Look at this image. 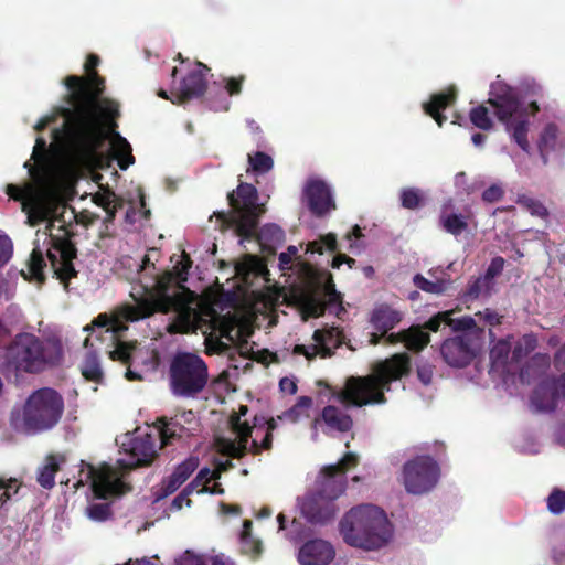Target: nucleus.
<instances>
[{
    "label": "nucleus",
    "instance_id": "49530a36",
    "mask_svg": "<svg viewBox=\"0 0 565 565\" xmlns=\"http://www.w3.org/2000/svg\"><path fill=\"white\" fill-rule=\"evenodd\" d=\"M423 200V194L418 189H405L401 193L402 205L405 209H416L422 204Z\"/></svg>",
    "mask_w": 565,
    "mask_h": 565
},
{
    "label": "nucleus",
    "instance_id": "864d4df0",
    "mask_svg": "<svg viewBox=\"0 0 565 565\" xmlns=\"http://www.w3.org/2000/svg\"><path fill=\"white\" fill-rule=\"evenodd\" d=\"M298 248L296 246H289L287 252L279 255V267L285 269L291 268V262L297 256Z\"/></svg>",
    "mask_w": 565,
    "mask_h": 565
},
{
    "label": "nucleus",
    "instance_id": "473e14b6",
    "mask_svg": "<svg viewBox=\"0 0 565 565\" xmlns=\"http://www.w3.org/2000/svg\"><path fill=\"white\" fill-rule=\"evenodd\" d=\"M436 273H437V269L429 270V273H428L434 278L433 280L425 278L420 274H416L413 277V282L418 289H420L425 292L434 294V295L444 294L448 289V286L450 285V279L449 278H438L436 276Z\"/></svg>",
    "mask_w": 565,
    "mask_h": 565
},
{
    "label": "nucleus",
    "instance_id": "412c9836",
    "mask_svg": "<svg viewBox=\"0 0 565 565\" xmlns=\"http://www.w3.org/2000/svg\"><path fill=\"white\" fill-rule=\"evenodd\" d=\"M198 425V418L192 411H183L170 419L159 420L163 443H171L172 439L182 437L183 434H192L196 430Z\"/></svg>",
    "mask_w": 565,
    "mask_h": 565
},
{
    "label": "nucleus",
    "instance_id": "1a4fd4ad",
    "mask_svg": "<svg viewBox=\"0 0 565 565\" xmlns=\"http://www.w3.org/2000/svg\"><path fill=\"white\" fill-rule=\"evenodd\" d=\"M62 347L56 341L41 340L33 333L14 337L6 352V366L15 373H39L60 362Z\"/></svg>",
    "mask_w": 565,
    "mask_h": 565
},
{
    "label": "nucleus",
    "instance_id": "37998d69",
    "mask_svg": "<svg viewBox=\"0 0 565 565\" xmlns=\"http://www.w3.org/2000/svg\"><path fill=\"white\" fill-rule=\"evenodd\" d=\"M490 281L488 277H478L473 281H471L463 294V298L466 301L473 300L484 295L490 288Z\"/></svg>",
    "mask_w": 565,
    "mask_h": 565
},
{
    "label": "nucleus",
    "instance_id": "0e129e2a",
    "mask_svg": "<svg viewBox=\"0 0 565 565\" xmlns=\"http://www.w3.org/2000/svg\"><path fill=\"white\" fill-rule=\"evenodd\" d=\"M207 565H233L228 557L224 555L220 556H207Z\"/></svg>",
    "mask_w": 565,
    "mask_h": 565
},
{
    "label": "nucleus",
    "instance_id": "cd10ccee",
    "mask_svg": "<svg viewBox=\"0 0 565 565\" xmlns=\"http://www.w3.org/2000/svg\"><path fill=\"white\" fill-rule=\"evenodd\" d=\"M402 319V313L387 305H380L373 310L371 322L373 327L385 335Z\"/></svg>",
    "mask_w": 565,
    "mask_h": 565
},
{
    "label": "nucleus",
    "instance_id": "423d86ee",
    "mask_svg": "<svg viewBox=\"0 0 565 565\" xmlns=\"http://www.w3.org/2000/svg\"><path fill=\"white\" fill-rule=\"evenodd\" d=\"M231 211L217 213V217L227 226L235 230L237 235L250 238L257 234V239L264 248H275L285 238L284 231L276 224H266L257 232V220L264 212L258 204V194L254 185L241 183L236 191L227 196Z\"/></svg>",
    "mask_w": 565,
    "mask_h": 565
},
{
    "label": "nucleus",
    "instance_id": "f3484780",
    "mask_svg": "<svg viewBox=\"0 0 565 565\" xmlns=\"http://www.w3.org/2000/svg\"><path fill=\"white\" fill-rule=\"evenodd\" d=\"M241 330L232 318L222 317L213 321V329L205 338L209 353H226L236 343Z\"/></svg>",
    "mask_w": 565,
    "mask_h": 565
},
{
    "label": "nucleus",
    "instance_id": "aec40b11",
    "mask_svg": "<svg viewBox=\"0 0 565 565\" xmlns=\"http://www.w3.org/2000/svg\"><path fill=\"white\" fill-rule=\"evenodd\" d=\"M440 351L446 363L454 367L468 365L475 356L471 339L467 334L446 340Z\"/></svg>",
    "mask_w": 565,
    "mask_h": 565
},
{
    "label": "nucleus",
    "instance_id": "dca6fc26",
    "mask_svg": "<svg viewBox=\"0 0 565 565\" xmlns=\"http://www.w3.org/2000/svg\"><path fill=\"white\" fill-rule=\"evenodd\" d=\"M313 344H297L294 347V354H302L307 360H311L318 354L329 356L333 350L342 342V332L338 327L316 330L313 333Z\"/></svg>",
    "mask_w": 565,
    "mask_h": 565
},
{
    "label": "nucleus",
    "instance_id": "2f4dec72",
    "mask_svg": "<svg viewBox=\"0 0 565 565\" xmlns=\"http://www.w3.org/2000/svg\"><path fill=\"white\" fill-rule=\"evenodd\" d=\"M455 98V88L450 87L445 93L433 95L430 100L424 104V109L426 114L430 115L436 120L438 126H441L446 118L441 115L440 111L448 107L450 104H452Z\"/></svg>",
    "mask_w": 565,
    "mask_h": 565
},
{
    "label": "nucleus",
    "instance_id": "c756f323",
    "mask_svg": "<svg viewBox=\"0 0 565 565\" xmlns=\"http://www.w3.org/2000/svg\"><path fill=\"white\" fill-rule=\"evenodd\" d=\"M64 455H50L38 470V482L44 489H51L55 484V473L65 463Z\"/></svg>",
    "mask_w": 565,
    "mask_h": 565
},
{
    "label": "nucleus",
    "instance_id": "c85d7f7f",
    "mask_svg": "<svg viewBox=\"0 0 565 565\" xmlns=\"http://www.w3.org/2000/svg\"><path fill=\"white\" fill-rule=\"evenodd\" d=\"M451 201H448L443 205L439 224L447 233L458 236L468 227L467 216L451 212Z\"/></svg>",
    "mask_w": 565,
    "mask_h": 565
},
{
    "label": "nucleus",
    "instance_id": "ea45409f",
    "mask_svg": "<svg viewBox=\"0 0 565 565\" xmlns=\"http://www.w3.org/2000/svg\"><path fill=\"white\" fill-rule=\"evenodd\" d=\"M88 519L95 522H104L111 515L110 505L107 502H90L85 510Z\"/></svg>",
    "mask_w": 565,
    "mask_h": 565
},
{
    "label": "nucleus",
    "instance_id": "8fccbe9b",
    "mask_svg": "<svg viewBox=\"0 0 565 565\" xmlns=\"http://www.w3.org/2000/svg\"><path fill=\"white\" fill-rule=\"evenodd\" d=\"M12 242L7 235H0V267L6 265L12 256Z\"/></svg>",
    "mask_w": 565,
    "mask_h": 565
},
{
    "label": "nucleus",
    "instance_id": "4c0bfd02",
    "mask_svg": "<svg viewBox=\"0 0 565 565\" xmlns=\"http://www.w3.org/2000/svg\"><path fill=\"white\" fill-rule=\"evenodd\" d=\"M557 135L558 129L555 125L548 124L544 127L539 141V149L544 159L545 154L550 150L555 149L557 142Z\"/></svg>",
    "mask_w": 565,
    "mask_h": 565
},
{
    "label": "nucleus",
    "instance_id": "c03bdc74",
    "mask_svg": "<svg viewBox=\"0 0 565 565\" xmlns=\"http://www.w3.org/2000/svg\"><path fill=\"white\" fill-rule=\"evenodd\" d=\"M249 167L257 174L266 173L273 168V159L264 152H256L248 156Z\"/></svg>",
    "mask_w": 565,
    "mask_h": 565
},
{
    "label": "nucleus",
    "instance_id": "f704fd0d",
    "mask_svg": "<svg viewBox=\"0 0 565 565\" xmlns=\"http://www.w3.org/2000/svg\"><path fill=\"white\" fill-rule=\"evenodd\" d=\"M93 201L105 210L107 214L106 221L109 222L115 218L117 211L122 206V200L110 190L95 193Z\"/></svg>",
    "mask_w": 565,
    "mask_h": 565
},
{
    "label": "nucleus",
    "instance_id": "680f3d73",
    "mask_svg": "<svg viewBox=\"0 0 565 565\" xmlns=\"http://www.w3.org/2000/svg\"><path fill=\"white\" fill-rule=\"evenodd\" d=\"M477 315L481 317L490 326H497L501 322V316H499L495 311H492L490 309H486L484 312H479Z\"/></svg>",
    "mask_w": 565,
    "mask_h": 565
},
{
    "label": "nucleus",
    "instance_id": "9b49d317",
    "mask_svg": "<svg viewBox=\"0 0 565 565\" xmlns=\"http://www.w3.org/2000/svg\"><path fill=\"white\" fill-rule=\"evenodd\" d=\"M64 413L62 395L51 387L32 392L26 398L22 412L13 414L15 428L26 434L50 430L57 425Z\"/></svg>",
    "mask_w": 565,
    "mask_h": 565
},
{
    "label": "nucleus",
    "instance_id": "c9c22d12",
    "mask_svg": "<svg viewBox=\"0 0 565 565\" xmlns=\"http://www.w3.org/2000/svg\"><path fill=\"white\" fill-rule=\"evenodd\" d=\"M83 376L94 383L100 384L104 381V372L99 359L95 352L88 351L81 365Z\"/></svg>",
    "mask_w": 565,
    "mask_h": 565
},
{
    "label": "nucleus",
    "instance_id": "5fc2aeb1",
    "mask_svg": "<svg viewBox=\"0 0 565 565\" xmlns=\"http://www.w3.org/2000/svg\"><path fill=\"white\" fill-rule=\"evenodd\" d=\"M194 492V483H190L185 487V489L173 500L172 508L175 510H180L183 504H190V500L188 495Z\"/></svg>",
    "mask_w": 565,
    "mask_h": 565
},
{
    "label": "nucleus",
    "instance_id": "a878e982",
    "mask_svg": "<svg viewBox=\"0 0 565 565\" xmlns=\"http://www.w3.org/2000/svg\"><path fill=\"white\" fill-rule=\"evenodd\" d=\"M241 83L242 79L236 81L234 78L224 79V83L221 85H214L209 88V94L211 95L213 92H216L218 97L213 100L210 99V107L216 111L227 110L230 107V95H235L241 92Z\"/></svg>",
    "mask_w": 565,
    "mask_h": 565
},
{
    "label": "nucleus",
    "instance_id": "bb28decb",
    "mask_svg": "<svg viewBox=\"0 0 565 565\" xmlns=\"http://www.w3.org/2000/svg\"><path fill=\"white\" fill-rule=\"evenodd\" d=\"M386 340L390 343L403 342L407 349L419 351L429 342V334L418 327H412L401 333H391Z\"/></svg>",
    "mask_w": 565,
    "mask_h": 565
},
{
    "label": "nucleus",
    "instance_id": "69168bd1",
    "mask_svg": "<svg viewBox=\"0 0 565 565\" xmlns=\"http://www.w3.org/2000/svg\"><path fill=\"white\" fill-rule=\"evenodd\" d=\"M466 181H467V177H466V173L463 172H459L455 175V185L458 188V189H463L467 193H470L472 190H470L469 188L468 189H465L463 186L466 185Z\"/></svg>",
    "mask_w": 565,
    "mask_h": 565
},
{
    "label": "nucleus",
    "instance_id": "20e7f679",
    "mask_svg": "<svg viewBox=\"0 0 565 565\" xmlns=\"http://www.w3.org/2000/svg\"><path fill=\"white\" fill-rule=\"evenodd\" d=\"M168 443H163L160 426L154 428H137L121 437V457L117 466L103 463L98 468L82 461L77 478H74L72 487L78 489L88 484L95 499H106L111 494L125 491L126 484L122 476L126 470L150 463L157 456L158 449Z\"/></svg>",
    "mask_w": 565,
    "mask_h": 565
},
{
    "label": "nucleus",
    "instance_id": "7c9ffc66",
    "mask_svg": "<svg viewBox=\"0 0 565 565\" xmlns=\"http://www.w3.org/2000/svg\"><path fill=\"white\" fill-rule=\"evenodd\" d=\"M441 323L449 326L454 330H469L476 327L473 318L462 317L459 319H452L451 311H444L437 313L426 322L425 327L436 332L438 331Z\"/></svg>",
    "mask_w": 565,
    "mask_h": 565
},
{
    "label": "nucleus",
    "instance_id": "13d9d810",
    "mask_svg": "<svg viewBox=\"0 0 565 565\" xmlns=\"http://www.w3.org/2000/svg\"><path fill=\"white\" fill-rule=\"evenodd\" d=\"M417 376L423 384L429 385L433 380V366L429 364L419 365L417 367Z\"/></svg>",
    "mask_w": 565,
    "mask_h": 565
},
{
    "label": "nucleus",
    "instance_id": "e2e57ef3",
    "mask_svg": "<svg viewBox=\"0 0 565 565\" xmlns=\"http://www.w3.org/2000/svg\"><path fill=\"white\" fill-rule=\"evenodd\" d=\"M13 288L12 286L0 277V298H4L6 300L12 298Z\"/></svg>",
    "mask_w": 565,
    "mask_h": 565
},
{
    "label": "nucleus",
    "instance_id": "6e6d98bb",
    "mask_svg": "<svg viewBox=\"0 0 565 565\" xmlns=\"http://www.w3.org/2000/svg\"><path fill=\"white\" fill-rule=\"evenodd\" d=\"M503 266L504 259L502 257L493 258L487 269L484 277H488L489 281L491 282V280L502 271Z\"/></svg>",
    "mask_w": 565,
    "mask_h": 565
},
{
    "label": "nucleus",
    "instance_id": "6e6552de",
    "mask_svg": "<svg viewBox=\"0 0 565 565\" xmlns=\"http://www.w3.org/2000/svg\"><path fill=\"white\" fill-rule=\"evenodd\" d=\"M339 530L347 544L366 551L383 547L393 534L386 513L373 504H360L349 510L341 519Z\"/></svg>",
    "mask_w": 565,
    "mask_h": 565
},
{
    "label": "nucleus",
    "instance_id": "09e8293b",
    "mask_svg": "<svg viewBox=\"0 0 565 565\" xmlns=\"http://www.w3.org/2000/svg\"><path fill=\"white\" fill-rule=\"evenodd\" d=\"M207 556L205 555H199L186 551L175 558L173 565H207Z\"/></svg>",
    "mask_w": 565,
    "mask_h": 565
},
{
    "label": "nucleus",
    "instance_id": "393cba45",
    "mask_svg": "<svg viewBox=\"0 0 565 565\" xmlns=\"http://www.w3.org/2000/svg\"><path fill=\"white\" fill-rule=\"evenodd\" d=\"M207 67L202 63H196L195 68L188 74L181 83V94L183 98L199 97L206 88L204 72Z\"/></svg>",
    "mask_w": 565,
    "mask_h": 565
},
{
    "label": "nucleus",
    "instance_id": "f257e3e1",
    "mask_svg": "<svg viewBox=\"0 0 565 565\" xmlns=\"http://www.w3.org/2000/svg\"><path fill=\"white\" fill-rule=\"evenodd\" d=\"M97 64L98 57L90 55L85 63L86 79L75 75L65 78L68 106L43 117L34 127L44 129L61 117V128L52 130L49 146L44 138H36L34 163H24L32 181L7 186V194L21 202L30 226L51 220L57 204L72 195L83 170L107 167L110 159H116L121 170L135 163L131 145L116 131L117 103L100 97L104 79L92 72Z\"/></svg>",
    "mask_w": 565,
    "mask_h": 565
},
{
    "label": "nucleus",
    "instance_id": "603ef678",
    "mask_svg": "<svg viewBox=\"0 0 565 565\" xmlns=\"http://www.w3.org/2000/svg\"><path fill=\"white\" fill-rule=\"evenodd\" d=\"M0 489H4V492L0 498V507H2L6 500L11 498L12 493H17L18 487L15 484V480L10 479L6 481L4 479L0 478Z\"/></svg>",
    "mask_w": 565,
    "mask_h": 565
},
{
    "label": "nucleus",
    "instance_id": "774afa93",
    "mask_svg": "<svg viewBox=\"0 0 565 565\" xmlns=\"http://www.w3.org/2000/svg\"><path fill=\"white\" fill-rule=\"evenodd\" d=\"M555 363L557 365H565V344L555 354Z\"/></svg>",
    "mask_w": 565,
    "mask_h": 565
},
{
    "label": "nucleus",
    "instance_id": "4468645a",
    "mask_svg": "<svg viewBox=\"0 0 565 565\" xmlns=\"http://www.w3.org/2000/svg\"><path fill=\"white\" fill-rule=\"evenodd\" d=\"M439 476V466L429 456H418L406 461L403 467V484L412 494H424L433 490Z\"/></svg>",
    "mask_w": 565,
    "mask_h": 565
},
{
    "label": "nucleus",
    "instance_id": "7ed1b4c3",
    "mask_svg": "<svg viewBox=\"0 0 565 565\" xmlns=\"http://www.w3.org/2000/svg\"><path fill=\"white\" fill-rule=\"evenodd\" d=\"M408 369V355L401 353L376 363L367 376L349 377L344 387L337 393V399L343 407L334 405L324 407L321 418H316L311 424V439L313 441L318 439V429L322 425L326 427V433L348 431L352 427V419L347 413L348 405L385 403L384 392L390 391L391 382L399 380Z\"/></svg>",
    "mask_w": 565,
    "mask_h": 565
},
{
    "label": "nucleus",
    "instance_id": "f8f14e48",
    "mask_svg": "<svg viewBox=\"0 0 565 565\" xmlns=\"http://www.w3.org/2000/svg\"><path fill=\"white\" fill-rule=\"evenodd\" d=\"M169 375L173 395L195 397L207 383V365L198 354L177 353L171 361Z\"/></svg>",
    "mask_w": 565,
    "mask_h": 565
},
{
    "label": "nucleus",
    "instance_id": "6ab92c4d",
    "mask_svg": "<svg viewBox=\"0 0 565 565\" xmlns=\"http://www.w3.org/2000/svg\"><path fill=\"white\" fill-rule=\"evenodd\" d=\"M303 198L309 210L317 216H321L335 209L331 190L321 180H309L303 190Z\"/></svg>",
    "mask_w": 565,
    "mask_h": 565
},
{
    "label": "nucleus",
    "instance_id": "ddd939ff",
    "mask_svg": "<svg viewBox=\"0 0 565 565\" xmlns=\"http://www.w3.org/2000/svg\"><path fill=\"white\" fill-rule=\"evenodd\" d=\"M47 228L49 226H46L43 232H36V238L33 243L34 247L30 256L29 270L38 281H43V268L45 266L44 254H46L57 278L66 282L75 275V269L72 264L74 254L72 250L65 248H54V250H52Z\"/></svg>",
    "mask_w": 565,
    "mask_h": 565
},
{
    "label": "nucleus",
    "instance_id": "0eeeda50",
    "mask_svg": "<svg viewBox=\"0 0 565 565\" xmlns=\"http://www.w3.org/2000/svg\"><path fill=\"white\" fill-rule=\"evenodd\" d=\"M356 463V455L348 452L338 463L323 468L318 480V491L299 502L301 514L310 523L323 524L335 516L339 510L335 500L345 488V470Z\"/></svg>",
    "mask_w": 565,
    "mask_h": 565
},
{
    "label": "nucleus",
    "instance_id": "58836bf2",
    "mask_svg": "<svg viewBox=\"0 0 565 565\" xmlns=\"http://www.w3.org/2000/svg\"><path fill=\"white\" fill-rule=\"evenodd\" d=\"M537 345L536 337L532 333L524 334L516 345L513 349L512 352V360L518 362L527 354H530Z\"/></svg>",
    "mask_w": 565,
    "mask_h": 565
},
{
    "label": "nucleus",
    "instance_id": "338daca9",
    "mask_svg": "<svg viewBox=\"0 0 565 565\" xmlns=\"http://www.w3.org/2000/svg\"><path fill=\"white\" fill-rule=\"evenodd\" d=\"M342 263H348L349 266L351 267L352 264H354V259L349 258V257H347L344 255H338V256H335L333 258L332 266L335 267V268H339Z\"/></svg>",
    "mask_w": 565,
    "mask_h": 565
},
{
    "label": "nucleus",
    "instance_id": "a18cd8bd",
    "mask_svg": "<svg viewBox=\"0 0 565 565\" xmlns=\"http://www.w3.org/2000/svg\"><path fill=\"white\" fill-rule=\"evenodd\" d=\"M470 120L479 129L489 130L492 128V119L484 106H478L471 109Z\"/></svg>",
    "mask_w": 565,
    "mask_h": 565
},
{
    "label": "nucleus",
    "instance_id": "2eb2a0df",
    "mask_svg": "<svg viewBox=\"0 0 565 565\" xmlns=\"http://www.w3.org/2000/svg\"><path fill=\"white\" fill-rule=\"evenodd\" d=\"M326 311L339 318L344 312L340 294L337 292L330 279L327 280L320 294L308 296L303 303V313L308 317H319Z\"/></svg>",
    "mask_w": 565,
    "mask_h": 565
},
{
    "label": "nucleus",
    "instance_id": "72a5a7b5",
    "mask_svg": "<svg viewBox=\"0 0 565 565\" xmlns=\"http://www.w3.org/2000/svg\"><path fill=\"white\" fill-rule=\"evenodd\" d=\"M511 343L509 340H499L490 351V359L494 369H501L502 373H510L512 367L509 362Z\"/></svg>",
    "mask_w": 565,
    "mask_h": 565
},
{
    "label": "nucleus",
    "instance_id": "79ce46f5",
    "mask_svg": "<svg viewBox=\"0 0 565 565\" xmlns=\"http://www.w3.org/2000/svg\"><path fill=\"white\" fill-rule=\"evenodd\" d=\"M518 204L526 210L531 215L545 217L547 215V209L543 203L535 198L529 195H520L518 198Z\"/></svg>",
    "mask_w": 565,
    "mask_h": 565
},
{
    "label": "nucleus",
    "instance_id": "bf43d9fd",
    "mask_svg": "<svg viewBox=\"0 0 565 565\" xmlns=\"http://www.w3.org/2000/svg\"><path fill=\"white\" fill-rule=\"evenodd\" d=\"M302 536V525L300 522L294 520L291 525L286 534V537L289 541L296 542L299 541Z\"/></svg>",
    "mask_w": 565,
    "mask_h": 565
},
{
    "label": "nucleus",
    "instance_id": "39448f33",
    "mask_svg": "<svg viewBox=\"0 0 565 565\" xmlns=\"http://www.w3.org/2000/svg\"><path fill=\"white\" fill-rule=\"evenodd\" d=\"M312 399L308 396H301L297 403L285 411L277 418L266 420L264 417H255L253 426H249L246 416L248 408L239 407L238 414H233L230 418L231 436L216 439V448L223 455L233 458H239L246 452L258 454L263 449H269L271 446V431L277 427V420L290 424L299 423L310 416Z\"/></svg>",
    "mask_w": 565,
    "mask_h": 565
},
{
    "label": "nucleus",
    "instance_id": "052dcab7",
    "mask_svg": "<svg viewBox=\"0 0 565 565\" xmlns=\"http://www.w3.org/2000/svg\"><path fill=\"white\" fill-rule=\"evenodd\" d=\"M279 387L282 393L295 394L297 392V383L292 377H284L279 382Z\"/></svg>",
    "mask_w": 565,
    "mask_h": 565
},
{
    "label": "nucleus",
    "instance_id": "b1692460",
    "mask_svg": "<svg viewBox=\"0 0 565 565\" xmlns=\"http://www.w3.org/2000/svg\"><path fill=\"white\" fill-rule=\"evenodd\" d=\"M231 466L230 460H225L224 462L217 463L216 469L210 470L209 468H203L199 471L195 479L191 482L194 483V491L198 493L209 492L211 494H221L223 493V489L220 484H214L210 487L209 483L212 480H216L220 478L221 473Z\"/></svg>",
    "mask_w": 565,
    "mask_h": 565
},
{
    "label": "nucleus",
    "instance_id": "4be33fe9",
    "mask_svg": "<svg viewBox=\"0 0 565 565\" xmlns=\"http://www.w3.org/2000/svg\"><path fill=\"white\" fill-rule=\"evenodd\" d=\"M335 556L333 546L323 540H313L301 546L298 553L300 565H329Z\"/></svg>",
    "mask_w": 565,
    "mask_h": 565
},
{
    "label": "nucleus",
    "instance_id": "e433bc0d",
    "mask_svg": "<svg viewBox=\"0 0 565 565\" xmlns=\"http://www.w3.org/2000/svg\"><path fill=\"white\" fill-rule=\"evenodd\" d=\"M252 521L245 520L243 523V531L241 533L242 551L250 557H257L262 553V543L255 539L250 533Z\"/></svg>",
    "mask_w": 565,
    "mask_h": 565
},
{
    "label": "nucleus",
    "instance_id": "4d7b16f0",
    "mask_svg": "<svg viewBox=\"0 0 565 565\" xmlns=\"http://www.w3.org/2000/svg\"><path fill=\"white\" fill-rule=\"evenodd\" d=\"M361 236V228L358 225H355L352 232L347 235V239L349 242L348 248L351 252H359L361 249V245L358 243Z\"/></svg>",
    "mask_w": 565,
    "mask_h": 565
},
{
    "label": "nucleus",
    "instance_id": "a211bd4d",
    "mask_svg": "<svg viewBox=\"0 0 565 565\" xmlns=\"http://www.w3.org/2000/svg\"><path fill=\"white\" fill-rule=\"evenodd\" d=\"M565 398V372L557 379L542 382L531 396V407L534 412L550 413L558 399Z\"/></svg>",
    "mask_w": 565,
    "mask_h": 565
},
{
    "label": "nucleus",
    "instance_id": "5701e85b",
    "mask_svg": "<svg viewBox=\"0 0 565 565\" xmlns=\"http://www.w3.org/2000/svg\"><path fill=\"white\" fill-rule=\"evenodd\" d=\"M198 466L199 460L194 457H190L180 463L172 475L162 481L160 489L156 492V500L163 499L179 489Z\"/></svg>",
    "mask_w": 565,
    "mask_h": 565
},
{
    "label": "nucleus",
    "instance_id": "3c124183",
    "mask_svg": "<svg viewBox=\"0 0 565 565\" xmlns=\"http://www.w3.org/2000/svg\"><path fill=\"white\" fill-rule=\"evenodd\" d=\"M503 196V189L499 184H492L482 193V200L488 203L498 202Z\"/></svg>",
    "mask_w": 565,
    "mask_h": 565
},
{
    "label": "nucleus",
    "instance_id": "de8ad7c7",
    "mask_svg": "<svg viewBox=\"0 0 565 565\" xmlns=\"http://www.w3.org/2000/svg\"><path fill=\"white\" fill-rule=\"evenodd\" d=\"M547 508L554 514L565 511V491L554 490L547 498Z\"/></svg>",
    "mask_w": 565,
    "mask_h": 565
},
{
    "label": "nucleus",
    "instance_id": "9d476101",
    "mask_svg": "<svg viewBox=\"0 0 565 565\" xmlns=\"http://www.w3.org/2000/svg\"><path fill=\"white\" fill-rule=\"evenodd\" d=\"M519 96L516 88L497 79L490 86L489 103L495 108L497 117L505 125L514 141L527 151L529 117L534 115L539 107L535 102H530L527 106L521 104Z\"/></svg>",
    "mask_w": 565,
    "mask_h": 565
},
{
    "label": "nucleus",
    "instance_id": "f03ea898",
    "mask_svg": "<svg viewBox=\"0 0 565 565\" xmlns=\"http://www.w3.org/2000/svg\"><path fill=\"white\" fill-rule=\"evenodd\" d=\"M139 285L132 287L130 296L134 303L119 307L113 316L99 315L84 331L92 332L96 339L106 345V352L114 361L131 364L136 347L121 340V333L127 330V322L138 321L154 312H174L175 318L168 326L170 333H186L196 328V312L178 294L169 292V285L175 280H186L190 260H178L172 271L159 274L154 264L145 256L141 263L134 262Z\"/></svg>",
    "mask_w": 565,
    "mask_h": 565
},
{
    "label": "nucleus",
    "instance_id": "a19ab883",
    "mask_svg": "<svg viewBox=\"0 0 565 565\" xmlns=\"http://www.w3.org/2000/svg\"><path fill=\"white\" fill-rule=\"evenodd\" d=\"M337 248V238L334 234H327L321 236L319 239L310 242L307 244L306 253L310 254H322L324 249L335 250Z\"/></svg>",
    "mask_w": 565,
    "mask_h": 565
}]
</instances>
